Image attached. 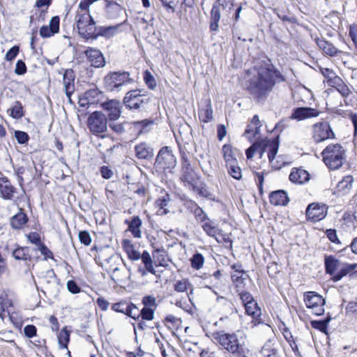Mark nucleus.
<instances>
[{
  "label": "nucleus",
  "mask_w": 357,
  "mask_h": 357,
  "mask_svg": "<svg viewBox=\"0 0 357 357\" xmlns=\"http://www.w3.org/2000/svg\"><path fill=\"white\" fill-rule=\"evenodd\" d=\"M254 70L256 74L250 79L249 89L259 101H262L272 91L276 81H283L284 79L271 63H265Z\"/></svg>",
  "instance_id": "obj_1"
},
{
  "label": "nucleus",
  "mask_w": 357,
  "mask_h": 357,
  "mask_svg": "<svg viewBox=\"0 0 357 357\" xmlns=\"http://www.w3.org/2000/svg\"><path fill=\"white\" fill-rule=\"evenodd\" d=\"M247 335L243 331L233 333L217 331L211 334V340L229 354L236 356L245 357L248 349L246 348Z\"/></svg>",
  "instance_id": "obj_2"
},
{
  "label": "nucleus",
  "mask_w": 357,
  "mask_h": 357,
  "mask_svg": "<svg viewBox=\"0 0 357 357\" xmlns=\"http://www.w3.org/2000/svg\"><path fill=\"white\" fill-rule=\"evenodd\" d=\"M325 165L331 169H339L344 159V150L340 144L328 145L321 153Z\"/></svg>",
  "instance_id": "obj_3"
},
{
  "label": "nucleus",
  "mask_w": 357,
  "mask_h": 357,
  "mask_svg": "<svg viewBox=\"0 0 357 357\" xmlns=\"http://www.w3.org/2000/svg\"><path fill=\"white\" fill-rule=\"evenodd\" d=\"M133 82L128 72H111L104 78V86L108 91L119 92L122 90L123 86Z\"/></svg>",
  "instance_id": "obj_4"
},
{
  "label": "nucleus",
  "mask_w": 357,
  "mask_h": 357,
  "mask_svg": "<svg viewBox=\"0 0 357 357\" xmlns=\"http://www.w3.org/2000/svg\"><path fill=\"white\" fill-rule=\"evenodd\" d=\"M176 165V159L169 146L162 147L158 152L155 166L157 169L171 172Z\"/></svg>",
  "instance_id": "obj_5"
},
{
  "label": "nucleus",
  "mask_w": 357,
  "mask_h": 357,
  "mask_svg": "<svg viewBox=\"0 0 357 357\" xmlns=\"http://www.w3.org/2000/svg\"><path fill=\"white\" fill-rule=\"evenodd\" d=\"M202 227L206 234L213 238L220 244H231L230 235L224 233L215 221L210 218L202 223Z\"/></svg>",
  "instance_id": "obj_6"
},
{
  "label": "nucleus",
  "mask_w": 357,
  "mask_h": 357,
  "mask_svg": "<svg viewBox=\"0 0 357 357\" xmlns=\"http://www.w3.org/2000/svg\"><path fill=\"white\" fill-rule=\"evenodd\" d=\"M87 126L90 132L95 135L106 132L107 121L105 115L98 111L91 113L87 119Z\"/></svg>",
  "instance_id": "obj_7"
},
{
  "label": "nucleus",
  "mask_w": 357,
  "mask_h": 357,
  "mask_svg": "<svg viewBox=\"0 0 357 357\" xmlns=\"http://www.w3.org/2000/svg\"><path fill=\"white\" fill-rule=\"evenodd\" d=\"M304 302L311 312L320 316L324 312L325 299L315 291H307L304 294Z\"/></svg>",
  "instance_id": "obj_8"
},
{
  "label": "nucleus",
  "mask_w": 357,
  "mask_h": 357,
  "mask_svg": "<svg viewBox=\"0 0 357 357\" xmlns=\"http://www.w3.org/2000/svg\"><path fill=\"white\" fill-rule=\"evenodd\" d=\"M312 137L315 142L319 143L327 139H334L335 133L328 122L320 121L312 126Z\"/></svg>",
  "instance_id": "obj_9"
},
{
  "label": "nucleus",
  "mask_w": 357,
  "mask_h": 357,
  "mask_svg": "<svg viewBox=\"0 0 357 357\" xmlns=\"http://www.w3.org/2000/svg\"><path fill=\"white\" fill-rule=\"evenodd\" d=\"M182 174L181 181L186 187L195 188V185L197 181L198 176L192 167L190 160L186 155L183 154L181 157Z\"/></svg>",
  "instance_id": "obj_10"
},
{
  "label": "nucleus",
  "mask_w": 357,
  "mask_h": 357,
  "mask_svg": "<svg viewBox=\"0 0 357 357\" xmlns=\"http://www.w3.org/2000/svg\"><path fill=\"white\" fill-rule=\"evenodd\" d=\"M123 102L130 109H139L144 107L148 102V98L141 93V91L132 90L126 93Z\"/></svg>",
  "instance_id": "obj_11"
},
{
  "label": "nucleus",
  "mask_w": 357,
  "mask_h": 357,
  "mask_svg": "<svg viewBox=\"0 0 357 357\" xmlns=\"http://www.w3.org/2000/svg\"><path fill=\"white\" fill-rule=\"evenodd\" d=\"M328 207L324 204L312 203L306 209V216L312 222H318L323 220L327 215Z\"/></svg>",
  "instance_id": "obj_12"
},
{
  "label": "nucleus",
  "mask_w": 357,
  "mask_h": 357,
  "mask_svg": "<svg viewBox=\"0 0 357 357\" xmlns=\"http://www.w3.org/2000/svg\"><path fill=\"white\" fill-rule=\"evenodd\" d=\"M84 54L88 61L93 67L102 68L105 65V60L102 52L96 48L89 47L85 50Z\"/></svg>",
  "instance_id": "obj_13"
},
{
  "label": "nucleus",
  "mask_w": 357,
  "mask_h": 357,
  "mask_svg": "<svg viewBox=\"0 0 357 357\" xmlns=\"http://www.w3.org/2000/svg\"><path fill=\"white\" fill-rule=\"evenodd\" d=\"M320 114V111L312 107H297L295 108L291 114V118L297 121H302L306 119L317 117Z\"/></svg>",
  "instance_id": "obj_14"
},
{
  "label": "nucleus",
  "mask_w": 357,
  "mask_h": 357,
  "mask_svg": "<svg viewBox=\"0 0 357 357\" xmlns=\"http://www.w3.org/2000/svg\"><path fill=\"white\" fill-rule=\"evenodd\" d=\"M261 124L257 115H255L251 121V123L248 125L247 128L244 132V135L250 140H257L259 139L258 136L260 132Z\"/></svg>",
  "instance_id": "obj_15"
},
{
  "label": "nucleus",
  "mask_w": 357,
  "mask_h": 357,
  "mask_svg": "<svg viewBox=\"0 0 357 357\" xmlns=\"http://www.w3.org/2000/svg\"><path fill=\"white\" fill-rule=\"evenodd\" d=\"M122 23H119L114 26H101L96 27V32L93 34L91 39H97L99 36L110 38L116 36L119 32Z\"/></svg>",
  "instance_id": "obj_16"
},
{
  "label": "nucleus",
  "mask_w": 357,
  "mask_h": 357,
  "mask_svg": "<svg viewBox=\"0 0 357 357\" xmlns=\"http://www.w3.org/2000/svg\"><path fill=\"white\" fill-rule=\"evenodd\" d=\"M102 108L107 112L109 120L115 121L121 116V103L119 101L111 100L102 104Z\"/></svg>",
  "instance_id": "obj_17"
},
{
  "label": "nucleus",
  "mask_w": 357,
  "mask_h": 357,
  "mask_svg": "<svg viewBox=\"0 0 357 357\" xmlns=\"http://www.w3.org/2000/svg\"><path fill=\"white\" fill-rule=\"evenodd\" d=\"M60 19L54 16L50 20L49 26H43L40 29V35L42 38H50L59 31Z\"/></svg>",
  "instance_id": "obj_18"
},
{
  "label": "nucleus",
  "mask_w": 357,
  "mask_h": 357,
  "mask_svg": "<svg viewBox=\"0 0 357 357\" xmlns=\"http://www.w3.org/2000/svg\"><path fill=\"white\" fill-rule=\"evenodd\" d=\"M245 312L248 315L251 316L253 318L252 323L254 326L261 323L260 317L261 315V309L258 306L257 303L255 301L248 303L244 305Z\"/></svg>",
  "instance_id": "obj_19"
},
{
  "label": "nucleus",
  "mask_w": 357,
  "mask_h": 357,
  "mask_svg": "<svg viewBox=\"0 0 357 357\" xmlns=\"http://www.w3.org/2000/svg\"><path fill=\"white\" fill-rule=\"evenodd\" d=\"M263 145L268 149V158L270 163L272 164L275 169H280L282 167L281 165H275L273 164V160L278 151L279 144L278 139H275L272 141L264 139L263 141Z\"/></svg>",
  "instance_id": "obj_20"
},
{
  "label": "nucleus",
  "mask_w": 357,
  "mask_h": 357,
  "mask_svg": "<svg viewBox=\"0 0 357 357\" xmlns=\"http://www.w3.org/2000/svg\"><path fill=\"white\" fill-rule=\"evenodd\" d=\"M75 75L73 70H67L63 75V86L65 93L70 101V96L75 91Z\"/></svg>",
  "instance_id": "obj_21"
},
{
  "label": "nucleus",
  "mask_w": 357,
  "mask_h": 357,
  "mask_svg": "<svg viewBox=\"0 0 357 357\" xmlns=\"http://www.w3.org/2000/svg\"><path fill=\"white\" fill-rule=\"evenodd\" d=\"M135 155L139 159H150L153 156V149L146 143H140L135 147Z\"/></svg>",
  "instance_id": "obj_22"
},
{
  "label": "nucleus",
  "mask_w": 357,
  "mask_h": 357,
  "mask_svg": "<svg viewBox=\"0 0 357 357\" xmlns=\"http://www.w3.org/2000/svg\"><path fill=\"white\" fill-rule=\"evenodd\" d=\"M310 179L308 172L303 169H292L289 174V180L295 183L303 184Z\"/></svg>",
  "instance_id": "obj_23"
},
{
  "label": "nucleus",
  "mask_w": 357,
  "mask_h": 357,
  "mask_svg": "<svg viewBox=\"0 0 357 357\" xmlns=\"http://www.w3.org/2000/svg\"><path fill=\"white\" fill-rule=\"evenodd\" d=\"M270 202L275 206H285L289 202L287 194L284 190H277L270 195Z\"/></svg>",
  "instance_id": "obj_24"
},
{
  "label": "nucleus",
  "mask_w": 357,
  "mask_h": 357,
  "mask_svg": "<svg viewBox=\"0 0 357 357\" xmlns=\"http://www.w3.org/2000/svg\"><path fill=\"white\" fill-rule=\"evenodd\" d=\"M237 150L229 144H225L222 148V153L226 166L238 162L236 158Z\"/></svg>",
  "instance_id": "obj_25"
},
{
  "label": "nucleus",
  "mask_w": 357,
  "mask_h": 357,
  "mask_svg": "<svg viewBox=\"0 0 357 357\" xmlns=\"http://www.w3.org/2000/svg\"><path fill=\"white\" fill-rule=\"evenodd\" d=\"M122 246L130 260L137 261L140 259L141 253L135 249L134 245L130 240H123Z\"/></svg>",
  "instance_id": "obj_26"
},
{
  "label": "nucleus",
  "mask_w": 357,
  "mask_h": 357,
  "mask_svg": "<svg viewBox=\"0 0 357 357\" xmlns=\"http://www.w3.org/2000/svg\"><path fill=\"white\" fill-rule=\"evenodd\" d=\"M128 224V230L132 233L135 238H140L142 237L141 227L142 221L139 216L132 218L130 222H126Z\"/></svg>",
  "instance_id": "obj_27"
},
{
  "label": "nucleus",
  "mask_w": 357,
  "mask_h": 357,
  "mask_svg": "<svg viewBox=\"0 0 357 357\" xmlns=\"http://www.w3.org/2000/svg\"><path fill=\"white\" fill-rule=\"evenodd\" d=\"M28 222L26 215L20 208L19 213L13 216L10 219V226L15 229H22Z\"/></svg>",
  "instance_id": "obj_28"
},
{
  "label": "nucleus",
  "mask_w": 357,
  "mask_h": 357,
  "mask_svg": "<svg viewBox=\"0 0 357 357\" xmlns=\"http://www.w3.org/2000/svg\"><path fill=\"white\" fill-rule=\"evenodd\" d=\"M122 7L115 1H106V13L109 18L116 19L122 13Z\"/></svg>",
  "instance_id": "obj_29"
},
{
  "label": "nucleus",
  "mask_w": 357,
  "mask_h": 357,
  "mask_svg": "<svg viewBox=\"0 0 357 357\" xmlns=\"http://www.w3.org/2000/svg\"><path fill=\"white\" fill-rule=\"evenodd\" d=\"M354 178L352 176L347 175L342 178L341 181L338 182L336 186V190L338 193L342 195L347 194L352 187Z\"/></svg>",
  "instance_id": "obj_30"
},
{
  "label": "nucleus",
  "mask_w": 357,
  "mask_h": 357,
  "mask_svg": "<svg viewBox=\"0 0 357 357\" xmlns=\"http://www.w3.org/2000/svg\"><path fill=\"white\" fill-rule=\"evenodd\" d=\"M198 115L199 120L204 123H208L213 120V109L210 100L206 101L205 108L199 109Z\"/></svg>",
  "instance_id": "obj_31"
},
{
  "label": "nucleus",
  "mask_w": 357,
  "mask_h": 357,
  "mask_svg": "<svg viewBox=\"0 0 357 357\" xmlns=\"http://www.w3.org/2000/svg\"><path fill=\"white\" fill-rule=\"evenodd\" d=\"M174 289L176 291L179 293L188 292L190 291V293H188V296L190 298V294H192L193 291V285L188 279L183 278L176 281L174 284Z\"/></svg>",
  "instance_id": "obj_32"
},
{
  "label": "nucleus",
  "mask_w": 357,
  "mask_h": 357,
  "mask_svg": "<svg viewBox=\"0 0 357 357\" xmlns=\"http://www.w3.org/2000/svg\"><path fill=\"white\" fill-rule=\"evenodd\" d=\"M263 141L264 140H261L255 142L250 148L246 150V156L248 159L252 158L255 153H259V157L262 158L263 154L266 151V147L263 145Z\"/></svg>",
  "instance_id": "obj_33"
},
{
  "label": "nucleus",
  "mask_w": 357,
  "mask_h": 357,
  "mask_svg": "<svg viewBox=\"0 0 357 357\" xmlns=\"http://www.w3.org/2000/svg\"><path fill=\"white\" fill-rule=\"evenodd\" d=\"M213 7L222 10L223 15L229 17L233 8L232 0H216Z\"/></svg>",
  "instance_id": "obj_34"
},
{
  "label": "nucleus",
  "mask_w": 357,
  "mask_h": 357,
  "mask_svg": "<svg viewBox=\"0 0 357 357\" xmlns=\"http://www.w3.org/2000/svg\"><path fill=\"white\" fill-rule=\"evenodd\" d=\"M356 267V264H340L339 269L337 271L336 273L333 276L332 280L334 282H337L340 280L344 276L347 275L350 272L353 271Z\"/></svg>",
  "instance_id": "obj_35"
},
{
  "label": "nucleus",
  "mask_w": 357,
  "mask_h": 357,
  "mask_svg": "<svg viewBox=\"0 0 357 357\" xmlns=\"http://www.w3.org/2000/svg\"><path fill=\"white\" fill-rule=\"evenodd\" d=\"M169 201L170 198L168 195H165L155 201V205L158 208L157 211V214L158 215H165L169 213L167 206Z\"/></svg>",
  "instance_id": "obj_36"
},
{
  "label": "nucleus",
  "mask_w": 357,
  "mask_h": 357,
  "mask_svg": "<svg viewBox=\"0 0 357 357\" xmlns=\"http://www.w3.org/2000/svg\"><path fill=\"white\" fill-rule=\"evenodd\" d=\"M12 256L16 260L27 261L30 260L31 257L29 254V248L27 247H17L13 252Z\"/></svg>",
  "instance_id": "obj_37"
},
{
  "label": "nucleus",
  "mask_w": 357,
  "mask_h": 357,
  "mask_svg": "<svg viewBox=\"0 0 357 357\" xmlns=\"http://www.w3.org/2000/svg\"><path fill=\"white\" fill-rule=\"evenodd\" d=\"M316 43L318 47L326 54L334 56L337 53V49L331 43L323 38H317Z\"/></svg>",
  "instance_id": "obj_38"
},
{
  "label": "nucleus",
  "mask_w": 357,
  "mask_h": 357,
  "mask_svg": "<svg viewBox=\"0 0 357 357\" xmlns=\"http://www.w3.org/2000/svg\"><path fill=\"white\" fill-rule=\"evenodd\" d=\"M340 261L333 257H327L325 259L326 271L327 273L334 275L340 267Z\"/></svg>",
  "instance_id": "obj_39"
},
{
  "label": "nucleus",
  "mask_w": 357,
  "mask_h": 357,
  "mask_svg": "<svg viewBox=\"0 0 357 357\" xmlns=\"http://www.w3.org/2000/svg\"><path fill=\"white\" fill-rule=\"evenodd\" d=\"M222 14V11L218 10L216 7H213L211 12V22H210V29L211 31H215L218 29L219 25L218 22L221 17V15Z\"/></svg>",
  "instance_id": "obj_40"
},
{
  "label": "nucleus",
  "mask_w": 357,
  "mask_h": 357,
  "mask_svg": "<svg viewBox=\"0 0 357 357\" xmlns=\"http://www.w3.org/2000/svg\"><path fill=\"white\" fill-rule=\"evenodd\" d=\"M142 261L144 264V267L149 271V273L152 274H155L156 271L153 267L152 258L147 251H144L142 254H141Z\"/></svg>",
  "instance_id": "obj_41"
},
{
  "label": "nucleus",
  "mask_w": 357,
  "mask_h": 357,
  "mask_svg": "<svg viewBox=\"0 0 357 357\" xmlns=\"http://www.w3.org/2000/svg\"><path fill=\"white\" fill-rule=\"evenodd\" d=\"M0 192L4 199H11L15 192V188L9 182L0 187Z\"/></svg>",
  "instance_id": "obj_42"
},
{
  "label": "nucleus",
  "mask_w": 357,
  "mask_h": 357,
  "mask_svg": "<svg viewBox=\"0 0 357 357\" xmlns=\"http://www.w3.org/2000/svg\"><path fill=\"white\" fill-rule=\"evenodd\" d=\"M227 168L228 174L234 179L240 180L242 178V173L238 162L231 164L226 166Z\"/></svg>",
  "instance_id": "obj_43"
},
{
  "label": "nucleus",
  "mask_w": 357,
  "mask_h": 357,
  "mask_svg": "<svg viewBox=\"0 0 357 357\" xmlns=\"http://www.w3.org/2000/svg\"><path fill=\"white\" fill-rule=\"evenodd\" d=\"M70 334L69 332L66 330V328L61 329L59 335H58V341L60 345L61 349L67 348V344L69 342Z\"/></svg>",
  "instance_id": "obj_44"
},
{
  "label": "nucleus",
  "mask_w": 357,
  "mask_h": 357,
  "mask_svg": "<svg viewBox=\"0 0 357 357\" xmlns=\"http://www.w3.org/2000/svg\"><path fill=\"white\" fill-rule=\"evenodd\" d=\"M190 261L192 267L196 270H199L203 266L204 258L201 253H196L192 256Z\"/></svg>",
  "instance_id": "obj_45"
},
{
  "label": "nucleus",
  "mask_w": 357,
  "mask_h": 357,
  "mask_svg": "<svg viewBox=\"0 0 357 357\" xmlns=\"http://www.w3.org/2000/svg\"><path fill=\"white\" fill-rule=\"evenodd\" d=\"M321 73L326 78L328 79V82H332L333 83L341 82V79L335 76L333 71L329 68L321 69Z\"/></svg>",
  "instance_id": "obj_46"
},
{
  "label": "nucleus",
  "mask_w": 357,
  "mask_h": 357,
  "mask_svg": "<svg viewBox=\"0 0 357 357\" xmlns=\"http://www.w3.org/2000/svg\"><path fill=\"white\" fill-rule=\"evenodd\" d=\"M194 215L198 222L204 223L205 221L209 219L208 215L199 206H196L193 211Z\"/></svg>",
  "instance_id": "obj_47"
},
{
  "label": "nucleus",
  "mask_w": 357,
  "mask_h": 357,
  "mask_svg": "<svg viewBox=\"0 0 357 357\" xmlns=\"http://www.w3.org/2000/svg\"><path fill=\"white\" fill-rule=\"evenodd\" d=\"M10 115L15 119H20L23 116V107L20 102H16L12 107Z\"/></svg>",
  "instance_id": "obj_48"
},
{
  "label": "nucleus",
  "mask_w": 357,
  "mask_h": 357,
  "mask_svg": "<svg viewBox=\"0 0 357 357\" xmlns=\"http://www.w3.org/2000/svg\"><path fill=\"white\" fill-rule=\"evenodd\" d=\"M129 304L126 301H120L116 303H114L112 305V309L116 312H121L125 314L127 312V309L129 307Z\"/></svg>",
  "instance_id": "obj_49"
},
{
  "label": "nucleus",
  "mask_w": 357,
  "mask_h": 357,
  "mask_svg": "<svg viewBox=\"0 0 357 357\" xmlns=\"http://www.w3.org/2000/svg\"><path fill=\"white\" fill-rule=\"evenodd\" d=\"M330 319L323 321H312L311 325L313 328L319 330L320 331L325 332L327 328V324Z\"/></svg>",
  "instance_id": "obj_50"
},
{
  "label": "nucleus",
  "mask_w": 357,
  "mask_h": 357,
  "mask_svg": "<svg viewBox=\"0 0 357 357\" xmlns=\"http://www.w3.org/2000/svg\"><path fill=\"white\" fill-rule=\"evenodd\" d=\"M154 309L150 307H144L140 312L143 319L151 321L153 319Z\"/></svg>",
  "instance_id": "obj_51"
},
{
  "label": "nucleus",
  "mask_w": 357,
  "mask_h": 357,
  "mask_svg": "<svg viewBox=\"0 0 357 357\" xmlns=\"http://www.w3.org/2000/svg\"><path fill=\"white\" fill-rule=\"evenodd\" d=\"M125 314L132 317L134 319H136L139 317V314L138 312V309L135 305L132 303L129 304V307L127 309Z\"/></svg>",
  "instance_id": "obj_52"
},
{
  "label": "nucleus",
  "mask_w": 357,
  "mask_h": 357,
  "mask_svg": "<svg viewBox=\"0 0 357 357\" xmlns=\"http://www.w3.org/2000/svg\"><path fill=\"white\" fill-rule=\"evenodd\" d=\"M144 81L149 87L153 89L156 86L155 80L151 73L146 71L144 76Z\"/></svg>",
  "instance_id": "obj_53"
},
{
  "label": "nucleus",
  "mask_w": 357,
  "mask_h": 357,
  "mask_svg": "<svg viewBox=\"0 0 357 357\" xmlns=\"http://www.w3.org/2000/svg\"><path fill=\"white\" fill-rule=\"evenodd\" d=\"M20 48L18 46H13L6 54L5 59L7 61L13 60L19 53Z\"/></svg>",
  "instance_id": "obj_54"
},
{
  "label": "nucleus",
  "mask_w": 357,
  "mask_h": 357,
  "mask_svg": "<svg viewBox=\"0 0 357 357\" xmlns=\"http://www.w3.org/2000/svg\"><path fill=\"white\" fill-rule=\"evenodd\" d=\"M79 239L81 243L86 245H89L91 242V238L88 231H82L79 233Z\"/></svg>",
  "instance_id": "obj_55"
},
{
  "label": "nucleus",
  "mask_w": 357,
  "mask_h": 357,
  "mask_svg": "<svg viewBox=\"0 0 357 357\" xmlns=\"http://www.w3.org/2000/svg\"><path fill=\"white\" fill-rule=\"evenodd\" d=\"M337 86V90L341 93V95L344 97H347L350 93V90L348 88V86L342 83V82H338L337 83H335Z\"/></svg>",
  "instance_id": "obj_56"
},
{
  "label": "nucleus",
  "mask_w": 357,
  "mask_h": 357,
  "mask_svg": "<svg viewBox=\"0 0 357 357\" xmlns=\"http://www.w3.org/2000/svg\"><path fill=\"white\" fill-rule=\"evenodd\" d=\"M143 304L145 305L144 307H156V300L155 298L152 296H146L143 298L142 300Z\"/></svg>",
  "instance_id": "obj_57"
},
{
  "label": "nucleus",
  "mask_w": 357,
  "mask_h": 357,
  "mask_svg": "<svg viewBox=\"0 0 357 357\" xmlns=\"http://www.w3.org/2000/svg\"><path fill=\"white\" fill-rule=\"evenodd\" d=\"M15 136L17 142L22 144L26 143L29 140V135L23 131H16Z\"/></svg>",
  "instance_id": "obj_58"
},
{
  "label": "nucleus",
  "mask_w": 357,
  "mask_h": 357,
  "mask_svg": "<svg viewBox=\"0 0 357 357\" xmlns=\"http://www.w3.org/2000/svg\"><path fill=\"white\" fill-rule=\"evenodd\" d=\"M222 276V273L220 271H216L212 275H209L208 277H205V279H208L211 283L214 285H217L219 283L220 278Z\"/></svg>",
  "instance_id": "obj_59"
},
{
  "label": "nucleus",
  "mask_w": 357,
  "mask_h": 357,
  "mask_svg": "<svg viewBox=\"0 0 357 357\" xmlns=\"http://www.w3.org/2000/svg\"><path fill=\"white\" fill-rule=\"evenodd\" d=\"M37 329L33 325H27L24 328V335L29 338L36 335Z\"/></svg>",
  "instance_id": "obj_60"
},
{
  "label": "nucleus",
  "mask_w": 357,
  "mask_h": 357,
  "mask_svg": "<svg viewBox=\"0 0 357 357\" xmlns=\"http://www.w3.org/2000/svg\"><path fill=\"white\" fill-rule=\"evenodd\" d=\"M244 274V271L242 269H238L231 273V279L233 282L236 283H241L243 280L242 276Z\"/></svg>",
  "instance_id": "obj_61"
},
{
  "label": "nucleus",
  "mask_w": 357,
  "mask_h": 357,
  "mask_svg": "<svg viewBox=\"0 0 357 357\" xmlns=\"http://www.w3.org/2000/svg\"><path fill=\"white\" fill-rule=\"evenodd\" d=\"M327 238L333 243L339 244L340 242L337 238L336 231L335 229H329L326 231Z\"/></svg>",
  "instance_id": "obj_62"
},
{
  "label": "nucleus",
  "mask_w": 357,
  "mask_h": 357,
  "mask_svg": "<svg viewBox=\"0 0 357 357\" xmlns=\"http://www.w3.org/2000/svg\"><path fill=\"white\" fill-rule=\"evenodd\" d=\"M239 296H240L241 300L242 301L243 305H245L248 303H251L252 301H255L252 296L247 291H242V292L239 293Z\"/></svg>",
  "instance_id": "obj_63"
},
{
  "label": "nucleus",
  "mask_w": 357,
  "mask_h": 357,
  "mask_svg": "<svg viewBox=\"0 0 357 357\" xmlns=\"http://www.w3.org/2000/svg\"><path fill=\"white\" fill-rule=\"evenodd\" d=\"M26 71V67L24 61L19 60L16 63L15 73L17 75H23Z\"/></svg>",
  "instance_id": "obj_64"
}]
</instances>
